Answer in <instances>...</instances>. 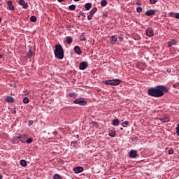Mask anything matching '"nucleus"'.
<instances>
[{"label": "nucleus", "mask_w": 179, "mask_h": 179, "mask_svg": "<svg viewBox=\"0 0 179 179\" xmlns=\"http://www.w3.org/2000/svg\"><path fill=\"white\" fill-rule=\"evenodd\" d=\"M169 90L165 85H157L148 90L147 93L151 97L160 98L163 97L166 93H169Z\"/></svg>", "instance_id": "f257e3e1"}, {"label": "nucleus", "mask_w": 179, "mask_h": 179, "mask_svg": "<svg viewBox=\"0 0 179 179\" xmlns=\"http://www.w3.org/2000/svg\"><path fill=\"white\" fill-rule=\"evenodd\" d=\"M54 55L57 59H64V57H65V51L64 50L62 45L56 44L55 45Z\"/></svg>", "instance_id": "f03ea898"}, {"label": "nucleus", "mask_w": 179, "mask_h": 179, "mask_svg": "<svg viewBox=\"0 0 179 179\" xmlns=\"http://www.w3.org/2000/svg\"><path fill=\"white\" fill-rule=\"evenodd\" d=\"M102 83H104L105 85H108L110 86H118L121 83L120 79H112V80H103Z\"/></svg>", "instance_id": "7ed1b4c3"}, {"label": "nucleus", "mask_w": 179, "mask_h": 179, "mask_svg": "<svg viewBox=\"0 0 179 179\" xmlns=\"http://www.w3.org/2000/svg\"><path fill=\"white\" fill-rule=\"evenodd\" d=\"M74 104H78L79 106H87V101L85 100L83 98H78L74 100L73 101Z\"/></svg>", "instance_id": "20e7f679"}, {"label": "nucleus", "mask_w": 179, "mask_h": 179, "mask_svg": "<svg viewBox=\"0 0 179 179\" xmlns=\"http://www.w3.org/2000/svg\"><path fill=\"white\" fill-rule=\"evenodd\" d=\"M29 50L26 54V58H28V59H31V57H33V55H34V53L33 52V50H34V48H33V46H30L29 45Z\"/></svg>", "instance_id": "39448f33"}, {"label": "nucleus", "mask_w": 179, "mask_h": 179, "mask_svg": "<svg viewBox=\"0 0 179 179\" xmlns=\"http://www.w3.org/2000/svg\"><path fill=\"white\" fill-rule=\"evenodd\" d=\"M88 66L89 64L87 62H82L80 63L79 69H80V71H85V69H86Z\"/></svg>", "instance_id": "423d86ee"}, {"label": "nucleus", "mask_w": 179, "mask_h": 179, "mask_svg": "<svg viewBox=\"0 0 179 179\" xmlns=\"http://www.w3.org/2000/svg\"><path fill=\"white\" fill-rule=\"evenodd\" d=\"M145 34L148 37H153V36H155V33L153 32V28L148 27L145 31Z\"/></svg>", "instance_id": "0eeeda50"}, {"label": "nucleus", "mask_w": 179, "mask_h": 179, "mask_svg": "<svg viewBox=\"0 0 179 179\" xmlns=\"http://www.w3.org/2000/svg\"><path fill=\"white\" fill-rule=\"evenodd\" d=\"M130 159H135L138 156V151L136 150H131L129 152Z\"/></svg>", "instance_id": "6e6552de"}, {"label": "nucleus", "mask_w": 179, "mask_h": 179, "mask_svg": "<svg viewBox=\"0 0 179 179\" xmlns=\"http://www.w3.org/2000/svg\"><path fill=\"white\" fill-rule=\"evenodd\" d=\"M18 5L22 6L23 9H27L29 8V3L24 2V0H19Z\"/></svg>", "instance_id": "1a4fd4ad"}, {"label": "nucleus", "mask_w": 179, "mask_h": 179, "mask_svg": "<svg viewBox=\"0 0 179 179\" xmlns=\"http://www.w3.org/2000/svg\"><path fill=\"white\" fill-rule=\"evenodd\" d=\"M73 170L76 174H79L80 173H83V171H84V169L82 166H77L73 168Z\"/></svg>", "instance_id": "9d476101"}, {"label": "nucleus", "mask_w": 179, "mask_h": 179, "mask_svg": "<svg viewBox=\"0 0 179 179\" xmlns=\"http://www.w3.org/2000/svg\"><path fill=\"white\" fill-rule=\"evenodd\" d=\"M156 13V10L150 9L145 12L146 16H153Z\"/></svg>", "instance_id": "9b49d317"}, {"label": "nucleus", "mask_w": 179, "mask_h": 179, "mask_svg": "<svg viewBox=\"0 0 179 179\" xmlns=\"http://www.w3.org/2000/svg\"><path fill=\"white\" fill-rule=\"evenodd\" d=\"M74 51L78 55H80V54H82V50L80 49V47H79V45H76L74 47Z\"/></svg>", "instance_id": "f8f14e48"}, {"label": "nucleus", "mask_w": 179, "mask_h": 179, "mask_svg": "<svg viewBox=\"0 0 179 179\" xmlns=\"http://www.w3.org/2000/svg\"><path fill=\"white\" fill-rule=\"evenodd\" d=\"M7 5L10 9V10H15V6H13L12 1H8L7 2Z\"/></svg>", "instance_id": "ddd939ff"}, {"label": "nucleus", "mask_w": 179, "mask_h": 179, "mask_svg": "<svg viewBox=\"0 0 179 179\" xmlns=\"http://www.w3.org/2000/svg\"><path fill=\"white\" fill-rule=\"evenodd\" d=\"M5 101H6V103H15V99L12 96H8L6 99Z\"/></svg>", "instance_id": "4468645a"}, {"label": "nucleus", "mask_w": 179, "mask_h": 179, "mask_svg": "<svg viewBox=\"0 0 179 179\" xmlns=\"http://www.w3.org/2000/svg\"><path fill=\"white\" fill-rule=\"evenodd\" d=\"M168 47H173V45H177V41H175V39H172L171 41L167 42Z\"/></svg>", "instance_id": "2eb2a0df"}, {"label": "nucleus", "mask_w": 179, "mask_h": 179, "mask_svg": "<svg viewBox=\"0 0 179 179\" xmlns=\"http://www.w3.org/2000/svg\"><path fill=\"white\" fill-rule=\"evenodd\" d=\"M27 138H29V135L27 134H22L21 136V140L20 141L22 143H26V141L27 140Z\"/></svg>", "instance_id": "dca6fc26"}, {"label": "nucleus", "mask_w": 179, "mask_h": 179, "mask_svg": "<svg viewBox=\"0 0 179 179\" xmlns=\"http://www.w3.org/2000/svg\"><path fill=\"white\" fill-rule=\"evenodd\" d=\"M169 15L171 16V17H175L176 19H179V13L171 12L169 13Z\"/></svg>", "instance_id": "f3484780"}, {"label": "nucleus", "mask_w": 179, "mask_h": 179, "mask_svg": "<svg viewBox=\"0 0 179 179\" xmlns=\"http://www.w3.org/2000/svg\"><path fill=\"white\" fill-rule=\"evenodd\" d=\"M112 125H113V127H118V125H120V120L118 119H114L112 121Z\"/></svg>", "instance_id": "a211bd4d"}, {"label": "nucleus", "mask_w": 179, "mask_h": 179, "mask_svg": "<svg viewBox=\"0 0 179 179\" xmlns=\"http://www.w3.org/2000/svg\"><path fill=\"white\" fill-rule=\"evenodd\" d=\"M66 42L67 43V44H72V43L73 42V38H72V36H66Z\"/></svg>", "instance_id": "6ab92c4d"}, {"label": "nucleus", "mask_w": 179, "mask_h": 179, "mask_svg": "<svg viewBox=\"0 0 179 179\" xmlns=\"http://www.w3.org/2000/svg\"><path fill=\"white\" fill-rule=\"evenodd\" d=\"M160 121L163 123L169 122V121H170V117H169V116H164V118H161Z\"/></svg>", "instance_id": "aec40b11"}, {"label": "nucleus", "mask_w": 179, "mask_h": 179, "mask_svg": "<svg viewBox=\"0 0 179 179\" xmlns=\"http://www.w3.org/2000/svg\"><path fill=\"white\" fill-rule=\"evenodd\" d=\"M117 36H112L110 37V43H111V44H115V43H117Z\"/></svg>", "instance_id": "412c9836"}, {"label": "nucleus", "mask_w": 179, "mask_h": 179, "mask_svg": "<svg viewBox=\"0 0 179 179\" xmlns=\"http://www.w3.org/2000/svg\"><path fill=\"white\" fill-rule=\"evenodd\" d=\"M116 134L115 130H110L109 131L108 135L110 136V138H115Z\"/></svg>", "instance_id": "4be33fe9"}, {"label": "nucleus", "mask_w": 179, "mask_h": 179, "mask_svg": "<svg viewBox=\"0 0 179 179\" xmlns=\"http://www.w3.org/2000/svg\"><path fill=\"white\" fill-rule=\"evenodd\" d=\"M20 166H22V167H27V161L22 159L20 161Z\"/></svg>", "instance_id": "5701e85b"}, {"label": "nucleus", "mask_w": 179, "mask_h": 179, "mask_svg": "<svg viewBox=\"0 0 179 179\" xmlns=\"http://www.w3.org/2000/svg\"><path fill=\"white\" fill-rule=\"evenodd\" d=\"M85 8L86 10H90V9H92V3H85Z\"/></svg>", "instance_id": "b1692460"}, {"label": "nucleus", "mask_w": 179, "mask_h": 179, "mask_svg": "<svg viewBox=\"0 0 179 179\" xmlns=\"http://www.w3.org/2000/svg\"><path fill=\"white\" fill-rule=\"evenodd\" d=\"M134 40H136V41L141 40V36H139L138 34H134L133 35Z\"/></svg>", "instance_id": "393cba45"}, {"label": "nucleus", "mask_w": 179, "mask_h": 179, "mask_svg": "<svg viewBox=\"0 0 179 179\" xmlns=\"http://www.w3.org/2000/svg\"><path fill=\"white\" fill-rule=\"evenodd\" d=\"M122 127L123 128H127L128 127V125H129V122L128 120L125 121V122H123L122 124H121Z\"/></svg>", "instance_id": "a878e982"}, {"label": "nucleus", "mask_w": 179, "mask_h": 179, "mask_svg": "<svg viewBox=\"0 0 179 179\" xmlns=\"http://www.w3.org/2000/svg\"><path fill=\"white\" fill-rule=\"evenodd\" d=\"M96 12H97V8L96 7H94V8H92L90 12V15L94 16V13H96Z\"/></svg>", "instance_id": "bb28decb"}, {"label": "nucleus", "mask_w": 179, "mask_h": 179, "mask_svg": "<svg viewBox=\"0 0 179 179\" xmlns=\"http://www.w3.org/2000/svg\"><path fill=\"white\" fill-rule=\"evenodd\" d=\"M69 97H73V99H76L78 97V94L76 92H72L69 94Z\"/></svg>", "instance_id": "cd10ccee"}, {"label": "nucleus", "mask_w": 179, "mask_h": 179, "mask_svg": "<svg viewBox=\"0 0 179 179\" xmlns=\"http://www.w3.org/2000/svg\"><path fill=\"white\" fill-rule=\"evenodd\" d=\"M30 21L33 22L34 23L37 22V17H36L35 15H32L30 17Z\"/></svg>", "instance_id": "c85d7f7f"}, {"label": "nucleus", "mask_w": 179, "mask_h": 179, "mask_svg": "<svg viewBox=\"0 0 179 179\" xmlns=\"http://www.w3.org/2000/svg\"><path fill=\"white\" fill-rule=\"evenodd\" d=\"M80 41H86V38H85V33H82L80 36Z\"/></svg>", "instance_id": "c756f323"}, {"label": "nucleus", "mask_w": 179, "mask_h": 179, "mask_svg": "<svg viewBox=\"0 0 179 179\" xmlns=\"http://www.w3.org/2000/svg\"><path fill=\"white\" fill-rule=\"evenodd\" d=\"M91 124L92 125V127H94V128H99V123L96 121H94L91 123Z\"/></svg>", "instance_id": "7c9ffc66"}, {"label": "nucleus", "mask_w": 179, "mask_h": 179, "mask_svg": "<svg viewBox=\"0 0 179 179\" xmlns=\"http://www.w3.org/2000/svg\"><path fill=\"white\" fill-rule=\"evenodd\" d=\"M69 10H75L76 9V6L75 4H71L69 6Z\"/></svg>", "instance_id": "2f4dec72"}, {"label": "nucleus", "mask_w": 179, "mask_h": 179, "mask_svg": "<svg viewBox=\"0 0 179 179\" xmlns=\"http://www.w3.org/2000/svg\"><path fill=\"white\" fill-rule=\"evenodd\" d=\"M53 179H62V176H61L59 174H55L53 176Z\"/></svg>", "instance_id": "473e14b6"}, {"label": "nucleus", "mask_w": 179, "mask_h": 179, "mask_svg": "<svg viewBox=\"0 0 179 179\" xmlns=\"http://www.w3.org/2000/svg\"><path fill=\"white\" fill-rule=\"evenodd\" d=\"M101 6L103 7L107 6V0H101Z\"/></svg>", "instance_id": "72a5a7b5"}, {"label": "nucleus", "mask_w": 179, "mask_h": 179, "mask_svg": "<svg viewBox=\"0 0 179 179\" xmlns=\"http://www.w3.org/2000/svg\"><path fill=\"white\" fill-rule=\"evenodd\" d=\"M30 101V100L29 99V98L27 97H24L23 99V103L24 104H29V102Z\"/></svg>", "instance_id": "f704fd0d"}, {"label": "nucleus", "mask_w": 179, "mask_h": 179, "mask_svg": "<svg viewBox=\"0 0 179 179\" xmlns=\"http://www.w3.org/2000/svg\"><path fill=\"white\" fill-rule=\"evenodd\" d=\"M11 143L13 145L19 143V139H17V138H15L13 140L11 141Z\"/></svg>", "instance_id": "c9c22d12"}, {"label": "nucleus", "mask_w": 179, "mask_h": 179, "mask_svg": "<svg viewBox=\"0 0 179 179\" xmlns=\"http://www.w3.org/2000/svg\"><path fill=\"white\" fill-rule=\"evenodd\" d=\"M25 142L27 143H31L33 142V138H27Z\"/></svg>", "instance_id": "e433bc0d"}, {"label": "nucleus", "mask_w": 179, "mask_h": 179, "mask_svg": "<svg viewBox=\"0 0 179 179\" xmlns=\"http://www.w3.org/2000/svg\"><path fill=\"white\" fill-rule=\"evenodd\" d=\"M176 129V134L178 136H179V123L177 124Z\"/></svg>", "instance_id": "4c0bfd02"}, {"label": "nucleus", "mask_w": 179, "mask_h": 179, "mask_svg": "<svg viewBox=\"0 0 179 179\" xmlns=\"http://www.w3.org/2000/svg\"><path fill=\"white\" fill-rule=\"evenodd\" d=\"M137 13H141L142 12V7H138L136 8Z\"/></svg>", "instance_id": "58836bf2"}, {"label": "nucleus", "mask_w": 179, "mask_h": 179, "mask_svg": "<svg viewBox=\"0 0 179 179\" xmlns=\"http://www.w3.org/2000/svg\"><path fill=\"white\" fill-rule=\"evenodd\" d=\"M157 2V0H150V3L152 5H155Z\"/></svg>", "instance_id": "ea45409f"}, {"label": "nucleus", "mask_w": 179, "mask_h": 179, "mask_svg": "<svg viewBox=\"0 0 179 179\" xmlns=\"http://www.w3.org/2000/svg\"><path fill=\"white\" fill-rule=\"evenodd\" d=\"M80 16H83V18L86 17V15H85V13H83V11H80L79 13Z\"/></svg>", "instance_id": "a19ab883"}, {"label": "nucleus", "mask_w": 179, "mask_h": 179, "mask_svg": "<svg viewBox=\"0 0 179 179\" xmlns=\"http://www.w3.org/2000/svg\"><path fill=\"white\" fill-rule=\"evenodd\" d=\"M169 155H173L174 153V150L173 149H169L168 151Z\"/></svg>", "instance_id": "79ce46f5"}, {"label": "nucleus", "mask_w": 179, "mask_h": 179, "mask_svg": "<svg viewBox=\"0 0 179 179\" xmlns=\"http://www.w3.org/2000/svg\"><path fill=\"white\" fill-rule=\"evenodd\" d=\"M34 121L33 120H29V122H28V125H29V127H31V125H33V124H34Z\"/></svg>", "instance_id": "37998d69"}, {"label": "nucleus", "mask_w": 179, "mask_h": 179, "mask_svg": "<svg viewBox=\"0 0 179 179\" xmlns=\"http://www.w3.org/2000/svg\"><path fill=\"white\" fill-rule=\"evenodd\" d=\"M92 19H93V15H92V14H90L87 16V20H92Z\"/></svg>", "instance_id": "c03bdc74"}, {"label": "nucleus", "mask_w": 179, "mask_h": 179, "mask_svg": "<svg viewBox=\"0 0 179 179\" xmlns=\"http://www.w3.org/2000/svg\"><path fill=\"white\" fill-rule=\"evenodd\" d=\"M75 143H76V141H71V146H73V148H75Z\"/></svg>", "instance_id": "a18cd8bd"}, {"label": "nucleus", "mask_w": 179, "mask_h": 179, "mask_svg": "<svg viewBox=\"0 0 179 179\" xmlns=\"http://www.w3.org/2000/svg\"><path fill=\"white\" fill-rule=\"evenodd\" d=\"M135 141L136 142H138V136H135L132 138V141Z\"/></svg>", "instance_id": "49530a36"}, {"label": "nucleus", "mask_w": 179, "mask_h": 179, "mask_svg": "<svg viewBox=\"0 0 179 179\" xmlns=\"http://www.w3.org/2000/svg\"><path fill=\"white\" fill-rule=\"evenodd\" d=\"M17 139H18V141H19V139H22V135H20V134H18V136H16L15 137Z\"/></svg>", "instance_id": "de8ad7c7"}, {"label": "nucleus", "mask_w": 179, "mask_h": 179, "mask_svg": "<svg viewBox=\"0 0 179 179\" xmlns=\"http://www.w3.org/2000/svg\"><path fill=\"white\" fill-rule=\"evenodd\" d=\"M52 134H53V135H54L55 136H57V135H58V131H54L52 132Z\"/></svg>", "instance_id": "09e8293b"}, {"label": "nucleus", "mask_w": 179, "mask_h": 179, "mask_svg": "<svg viewBox=\"0 0 179 179\" xmlns=\"http://www.w3.org/2000/svg\"><path fill=\"white\" fill-rule=\"evenodd\" d=\"M136 5H138V6H141V5H142V3H141V1H137L136 3Z\"/></svg>", "instance_id": "8fccbe9b"}, {"label": "nucleus", "mask_w": 179, "mask_h": 179, "mask_svg": "<svg viewBox=\"0 0 179 179\" xmlns=\"http://www.w3.org/2000/svg\"><path fill=\"white\" fill-rule=\"evenodd\" d=\"M119 40H120V41H122L124 40V37L119 36Z\"/></svg>", "instance_id": "3c124183"}, {"label": "nucleus", "mask_w": 179, "mask_h": 179, "mask_svg": "<svg viewBox=\"0 0 179 179\" xmlns=\"http://www.w3.org/2000/svg\"><path fill=\"white\" fill-rule=\"evenodd\" d=\"M12 114H16V108H15L13 110H12Z\"/></svg>", "instance_id": "603ef678"}, {"label": "nucleus", "mask_w": 179, "mask_h": 179, "mask_svg": "<svg viewBox=\"0 0 179 179\" xmlns=\"http://www.w3.org/2000/svg\"><path fill=\"white\" fill-rule=\"evenodd\" d=\"M2 58H3V55H2V53L0 52V59H2Z\"/></svg>", "instance_id": "864d4df0"}, {"label": "nucleus", "mask_w": 179, "mask_h": 179, "mask_svg": "<svg viewBox=\"0 0 179 179\" xmlns=\"http://www.w3.org/2000/svg\"><path fill=\"white\" fill-rule=\"evenodd\" d=\"M166 72H169V73H170V72H171V69H168L166 70Z\"/></svg>", "instance_id": "5fc2aeb1"}, {"label": "nucleus", "mask_w": 179, "mask_h": 179, "mask_svg": "<svg viewBox=\"0 0 179 179\" xmlns=\"http://www.w3.org/2000/svg\"><path fill=\"white\" fill-rule=\"evenodd\" d=\"M178 85L177 83L173 85V87H178Z\"/></svg>", "instance_id": "6e6d98bb"}, {"label": "nucleus", "mask_w": 179, "mask_h": 179, "mask_svg": "<svg viewBox=\"0 0 179 179\" xmlns=\"http://www.w3.org/2000/svg\"><path fill=\"white\" fill-rule=\"evenodd\" d=\"M103 17H107V14H103Z\"/></svg>", "instance_id": "4d7b16f0"}, {"label": "nucleus", "mask_w": 179, "mask_h": 179, "mask_svg": "<svg viewBox=\"0 0 179 179\" xmlns=\"http://www.w3.org/2000/svg\"><path fill=\"white\" fill-rule=\"evenodd\" d=\"M71 3H72V0H71L70 1H69V4L71 5Z\"/></svg>", "instance_id": "13d9d810"}, {"label": "nucleus", "mask_w": 179, "mask_h": 179, "mask_svg": "<svg viewBox=\"0 0 179 179\" xmlns=\"http://www.w3.org/2000/svg\"><path fill=\"white\" fill-rule=\"evenodd\" d=\"M80 0H73L74 2H79Z\"/></svg>", "instance_id": "bf43d9fd"}, {"label": "nucleus", "mask_w": 179, "mask_h": 179, "mask_svg": "<svg viewBox=\"0 0 179 179\" xmlns=\"http://www.w3.org/2000/svg\"><path fill=\"white\" fill-rule=\"evenodd\" d=\"M3 178V176H2L0 173V179H2Z\"/></svg>", "instance_id": "052dcab7"}, {"label": "nucleus", "mask_w": 179, "mask_h": 179, "mask_svg": "<svg viewBox=\"0 0 179 179\" xmlns=\"http://www.w3.org/2000/svg\"><path fill=\"white\" fill-rule=\"evenodd\" d=\"M120 131H124V128L121 127Z\"/></svg>", "instance_id": "680f3d73"}, {"label": "nucleus", "mask_w": 179, "mask_h": 179, "mask_svg": "<svg viewBox=\"0 0 179 179\" xmlns=\"http://www.w3.org/2000/svg\"><path fill=\"white\" fill-rule=\"evenodd\" d=\"M2 22V18L0 17V23Z\"/></svg>", "instance_id": "e2e57ef3"}, {"label": "nucleus", "mask_w": 179, "mask_h": 179, "mask_svg": "<svg viewBox=\"0 0 179 179\" xmlns=\"http://www.w3.org/2000/svg\"><path fill=\"white\" fill-rule=\"evenodd\" d=\"M80 16H81V15H78V17H80Z\"/></svg>", "instance_id": "0e129e2a"}, {"label": "nucleus", "mask_w": 179, "mask_h": 179, "mask_svg": "<svg viewBox=\"0 0 179 179\" xmlns=\"http://www.w3.org/2000/svg\"><path fill=\"white\" fill-rule=\"evenodd\" d=\"M76 137H77V138H79V136H78V134L76 136Z\"/></svg>", "instance_id": "69168bd1"}, {"label": "nucleus", "mask_w": 179, "mask_h": 179, "mask_svg": "<svg viewBox=\"0 0 179 179\" xmlns=\"http://www.w3.org/2000/svg\"><path fill=\"white\" fill-rule=\"evenodd\" d=\"M27 179H31V178H27Z\"/></svg>", "instance_id": "338daca9"}, {"label": "nucleus", "mask_w": 179, "mask_h": 179, "mask_svg": "<svg viewBox=\"0 0 179 179\" xmlns=\"http://www.w3.org/2000/svg\"><path fill=\"white\" fill-rule=\"evenodd\" d=\"M177 85H179V83H177Z\"/></svg>", "instance_id": "774afa93"}]
</instances>
